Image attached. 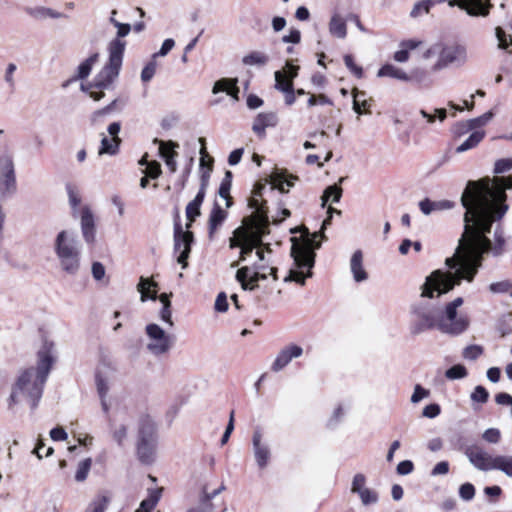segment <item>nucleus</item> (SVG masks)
I'll return each instance as SVG.
<instances>
[{"instance_id": "obj_1", "label": "nucleus", "mask_w": 512, "mask_h": 512, "mask_svg": "<svg viewBox=\"0 0 512 512\" xmlns=\"http://www.w3.org/2000/svg\"><path fill=\"white\" fill-rule=\"evenodd\" d=\"M512 188V176H495L469 181L461 196L465 208L463 216L464 231L459 239L453 257L447 258V271L437 269L430 273L420 287L422 298L432 299L451 291L462 280L471 282L479 267L483 255L490 253L494 257L506 251V239L502 228L497 225L492 242L487 234L493 223L500 221L508 210L506 189Z\"/></svg>"}, {"instance_id": "obj_2", "label": "nucleus", "mask_w": 512, "mask_h": 512, "mask_svg": "<svg viewBox=\"0 0 512 512\" xmlns=\"http://www.w3.org/2000/svg\"><path fill=\"white\" fill-rule=\"evenodd\" d=\"M53 363V345L45 343L38 352L35 366L19 370L7 399L9 409L28 403L35 409L42 397L43 389Z\"/></svg>"}, {"instance_id": "obj_3", "label": "nucleus", "mask_w": 512, "mask_h": 512, "mask_svg": "<svg viewBox=\"0 0 512 512\" xmlns=\"http://www.w3.org/2000/svg\"><path fill=\"white\" fill-rule=\"evenodd\" d=\"M331 220V215H328L323 220L318 232L311 234L307 228H304L300 239L291 238V256L294 260V268H291L289 274L284 278L285 282L294 281L304 285L305 279L312 276L316 257L314 250L321 247V242L317 241V238L326 239L325 230L331 224Z\"/></svg>"}, {"instance_id": "obj_4", "label": "nucleus", "mask_w": 512, "mask_h": 512, "mask_svg": "<svg viewBox=\"0 0 512 512\" xmlns=\"http://www.w3.org/2000/svg\"><path fill=\"white\" fill-rule=\"evenodd\" d=\"M53 252L59 269L68 276H76L81 269L82 245L69 229L59 231L53 240Z\"/></svg>"}, {"instance_id": "obj_5", "label": "nucleus", "mask_w": 512, "mask_h": 512, "mask_svg": "<svg viewBox=\"0 0 512 512\" xmlns=\"http://www.w3.org/2000/svg\"><path fill=\"white\" fill-rule=\"evenodd\" d=\"M298 179L297 176L290 174L286 169H280L275 167L273 171L269 174L267 178L264 179V182H257L252 191V196L249 199V207L254 209L255 215L251 220L250 225H260L261 218H265V230H268L269 219H268V211L264 204H261L262 191L265 189L267 183L272 185V189H278L282 193H286L289 191L291 187L294 186L295 181Z\"/></svg>"}, {"instance_id": "obj_6", "label": "nucleus", "mask_w": 512, "mask_h": 512, "mask_svg": "<svg viewBox=\"0 0 512 512\" xmlns=\"http://www.w3.org/2000/svg\"><path fill=\"white\" fill-rule=\"evenodd\" d=\"M117 37L108 45L109 60L102 70L96 75L91 86L99 89L108 88L118 77L123 62V55L126 42L121 38L127 36L131 31L130 24L115 23Z\"/></svg>"}, {"instance_id": "obj_7", "label": "nucleus", "mask_w": 512, "mask_h": 512, "mask_svg": "<svg viewBox=\"0 0 512 512\" xmlns=\"http://www.w3.org/2000/svg\"><path fill=\"white\" fill-rule=\"evenodd\" d=\"M68 203L73 217L79 216L81 234L87 244H93L96 240L95 217L88 205H82V198L79 191L72 187H67Z\"/></svg>"}, {"instance_id": "obj_8", "label": "nucleus", "mask_w": 512, "mask_h": 512, "mask_svg": "<svg viewBox=\"0 0 512 512\" xmlns=\"http://www.w3.org/2000/svg\"><path fill=\"white\" fill-rule=\"evenodd\" d=\"M440 308L426 300H421L411 306V321L409 330L412 335H420L426 331L437 329Z\"/></svg>"}, {"instance_id": "obj_9", "label": "nucleus", "mask_w": 512, "mask_h": 512, "mask_svg": "<svg viewBox=\"0 0 512 512\" xmlns=\"http://www.w3.org/2000/svg\"><path fill=\"white\" fill-rule=\"evenodd\" d=\"M265 218H261L260 225H249L235 230V237L230 240V247L241 248V259L251 254L254 248L263 246L262 238L269 233L265 230Z\"/></svg>"}, {"instance_id": "obj_10", "label": "nucleus", "mask_w": 512, "mask_h": 512, "mask_svg": "<svg viewBox=\"0 0 512 512\" xmlns=\"http://www.w3.org/2000/svg\"><path fill=\"white\" fill-rule=\"evenodd\" d=\"M157 429L155 423L145 418L140 422L136 453L140 462L152 464L155 461L157 450Z\"/></svg>"}, {"instance_id": "obj_11", "label": "nucleus", "mask_w": 512, "mask_h": 512, "mask_svg": "<svg viewBox=\"0 0 512 512\" xmlns=\"http://www.w3.org/2000/svg\"><path fill=\"white\" fill-rule=\"evenodd\" d=\"M147 337L146 349L156 357L167 354L175 343V336L166 332L156 323H149L145 327Z\"/></svg>"}, {"instance_id": "obj_12", "label": "nucleus", "mask_w": 512, "mask_h": 512, "mask_svg": "<svg viewBox=\"0 0 512 512\" xmlns=\"http://www.w3.org/2000/svg\"><path fill=\"white\" fill-rule=\"evenodd\" d=\"M251 451L258 470H265L272 460V448L265 432L260 427L253 430Z\"/></svg>"}, {"instance_id": "obj_13", "label": "nucleus", "mask_w": 512, "mask_h": 512, "mask_svg": "<svg viewBox=\"0 0 512 512\" xmlns=\"http://www.w3.org/2000/svg\"><path fill=\"white\" fill-rule=\"evenodd\" d=\"M468 59L467 49L460 44L445 45L440 42V54L436 63L432 66V71L437 72L449 66L460 67Z\"/></svg>"}, {"instance_id": "obj_14", "label": "nucleus", "mask_w": 512, "mask_h": 512, "mask_svg": "<svg viewBox=\"0 0 512 512\" xmlns=\"http://www.w3.org/2000/svg\"><path fill=\"white\" fill-rule=\"evenodd\" d=\"M470 325V320L467 315H458L453 312L449 315L448 309H440L438 330L444 334L451 336H458L464 333Z\"/></svg>"}, {"instance_id": "obj_15", "label": "nucleus", "mask_w": 512, "mask_h": 512, "mask_svg": "<svg viewBox=\"0 0 512 512\" xmlns=\"http://www.w3.org/2000/svg\"><path fill=\"white\" fill-rule=\"evenodd\" d=\"M193 233L190 231H183L180 224L176 223L174 227V249L179 252L177 262L186 268L188 263L187 259L191 251V244L193 243Z\"/></svg>"}, {"instance_id": "obj_16", "label": "nucleus", "mask_w": 512, "mask_h": 512, "mask_svg": "<svg viewBox=\"0 0 512 512\" xmlns=\"http://www.w3.org/2000/svg\"><path fill=\"white\" fill-rule=\"evenodd\" d=\"M465 455L476 469L482 471L495 470V457L481 446L471 445L467 447Z\"/></svg>"}, {"instance_id": "obj_17", "label": "nucleus", "mask_w": 512, "mask_h": 512, "mask_svg": "<svg viewBox=\"0 0 512 512\" xmlns=\"http://www.w3.org/2000/svg\"><path fill=\"white\" fill-rule=\"evenodd\" d=\"M17 184L12 162H0V201L16 193Z\"/></svg>"}, {"instance_id": "obj_18", "label": "nucleus", "mask_w": 512, "mask_h": 512, "mask_svg": "<svg viewBox=\"0 0 512 512\" xmlns=\"http://www.w3.org/2000/svg\"><path fill=\"white\" fill-rule=\"evenodd\" d=\"M303 348L297 344L290 343L281 348L274 361L271 364V371L278 373L286 368L293 359L300 358L303 355Z\"/></svg>"}, {"instance_id": "obj_19", "label": "nucleus", "mask_w": 512, "mask_h": 512, "mask_svg": "<svg viewBox=\"0 0 512 512\" xmlns=\"http://www.w3.org/2000/svg\"><path fill=\"white\" fill-rule=\"evenodd\" d=\"M449 6H457L473 17H486L490 13V0H449Z\"/></svg>"}, {"instance_id": "obj_20", "label": "nucleus", "mask_w": 512, "mask_h": 512, "mask_svg": "<svg viewBox=\"0 0 512 512\" xmlns=\"http://www.w3.org/2000/svg\"><path fill=\"white\" fill-rule=\"evenodd\" d=\"M377 75L378 77H390L406 82H420L425 77V72L419 68H416L413 69L410 74H407L405 71L392 64H385L379 69Z\"/></svg>"}, {"instance_id": "obj_21", "label": "nucleus", "mask_w": 512, "mask_h": 512, "mask_svg": "<svg viewBox=\"0 0 512 512\" xmlns=\"http://www.w3.org/2000/svg\"><path fill=\"white\" fill-rule=\"evenodd\" d=\"M298 70L299 66L286 62V65L282 70H278L274 73L275 89L280 92L290 90V88L293 87V80L298 75Z\"/></svg>"}, {"instance_id": "obj_22", "label": "nucleus", "mask_w": 512, "mask_h": 512, "mask_svg": "<svg viewBox=\"0 0 512 512\" xmlns=\"http://www.w3.org/2000/svg\"><path fill=\"white\" fill-rule=\"evenodd\" d=\"M96 389L104 414L108 415L113 404V397L109 394L110 380L101 373L96 375Z\"/></svg>"}, {"instance_id": "obj_23", "label": "nucleus", "mask_w": 512, "mask_h": 512, "mask_svg": "<svg viewBox=\"0 0 512 512\" xmlns=\"http://www.w3.org/2000/svg\"><path fill=\"white\" fill-rule=\"evenodd\" d=\"M24 12L34 20L43 21L48 18L50 19H61L65 15L62 12L54 10L46 6H27L24 8Z\"/></svg>"}, {"instance_id": "obj_24", "label": "nucleus", "mask_w": 512, "mask_h": 512, "mask_svg": "<svg viewBox=\"0 0 512 512\" xmlns=\"http://www.w3.org/2000/svg\"><path fill=\"white\" fill-rule=\"evenodd\" d=\"M112 501L109 491L98 492L87 505L85 512H105Z\"/></svg>"}, {"instance_id": "obj_25", "label": "nucleus", "mask_w": 512, "mask_h": 512, "mask_svg": "<svg viewBox=\"0 0 512 512\" xmlns=\"http://www.w3.org/2000/svg\"><path fill=\"white\" fill-rule=\"evenodd\" d=\"M152 144L156 147L158 155L163 160H174L178 156L177 148H179V144L174 141H163L155 138Z\"/></svg>"}, {"instance_id": "obj_26", "label": "nucleus", "mask_w": 512, "mask_h": 512, "mask_svg": "<svg viewBox=\"0 0 512 512\" xmlns=\"http://www.w3.org/2000/svg\"><path fill=\"white\" fill-rule=\"evenodd\" d=\"M328 30L331 36L344 39L347 36V25L344 17L337 11L333 12L328 23Z\"/></svg>"}, {"instance_id": "obj_27", "label": "nucleus", "mask_w": 512, "mask_h": 512, "mask_svg": "<svg viewBox=\"0 0 512 512\" xmlns=\"http://www.w3.org/2000/svg\"><path fill=\"white\" fill-rule=\"evenodd\" d=\"M277 121L278 118L275 113H260L255 118L252 129L257 135L264 136L265 129L267 127H274L277 124Z\"/></svg>"}, {"instance_id": "obj_28", "label": "nucleus", "mask_w": 512, "mask_h": 512, "mask_svg": "<svg viewBox=\"0 0 512 512\" xmlns=\"http://www.w3.org/2000/svg\"><path fill=\"white\" fill-rule=\"evenodd\" d=\"M157 286L158 284L152 279L141 276L139 279V283L137 284V290L141 295V302H145L148 299L156 300L159 297L157 296Z\"/></svg>"}, {"instance_id": "obj_29", "label": "nucleus", "mask_w": 512, "mask_h": 512, "mask_svg": "<svg viewBox=\"0 0 512 512\" xmlns=\"http://www.w3.org/2000/svg\"><path fill=\"white\" fill-rule=\"evenodd\" d=\"M143 177L140 179V187L146 188L150 179H157L162 171L160 162H139Z\"/></svg>"}, {"instance_id": "obj_30", "label": "nucleus", "mask_w": 512, "mask_h": 512, "mask_svg": "<svg viewBox=\"0 0 512 512\" xmlns=\"http://www.w3.org/2000/svg\"><path fill=\"white\" fill-rule=\"evenodd\" d=\"M350 270L356 282L367 280L368 274L363 267V254L361 250H357L353 253L350 260Z\"/></svg>"}, {"instance_id": "obj_31", "label": "nucleus", "mask_w": 512, "mask_h": 512, "mask_svg": "<svg viewBox=\"0 0 512 512\" xmlns=\"http://www.w3.org/2000/svg\"><path fill=\"white\" fill-rule=\"evenodd\" d=\"M454 203L449 200L431 201L428 198L419 202V208L424 215H430L435 211L448 210L453 208Z\"/></svg>"}, {"instance_id": "obj_32", "label": "nucleus", "mask_w": 512, "mask_h": 512, "mask_svg": "<svg viewBox=\"0 0 512 512\" xmlns=\"http://www.w3.org/2000/svg\"><path fill=\"white\" fill-rule=\"evenodd\" d=\"M226 92L235 100H238L239 88L237 87V79H221L214 83L212 93Z\"/></svg>"}, {"instance_id": "obj_33", "label": "nucleus", "mask_w": 512, "mask_h": 512, "mask_svg": "<svg viewBox=\"0 0 512 512\" xmlns=\"http://www.w3.org/2000/svg\"><path fill=\"white\" fill-rule=\"evenodd\" d=\"M205 194L203 191H198L195 198L188 203L186 206V217L189 222L186 224V228L189 229L193 221H195L196 217L200 215V207L204 201Z\"/></svg>"}, {"instance_id": "obj_34", "label": "nucleus", "mask_w": 512, "mask_h": 512, "mask_svg": "<svg viewBox=\"0 0 512 512\" xmlns=\"http://www.w3.org/2000/svg\"><path fill=\"white\" fill-rule=\"evenodd\" d=\"M227 218V212L218 204H215L209 216V237L212 238L214 233L223 224Z\"/></svg>"}, {"instance_id": "obj_35", "label": "nucleus", "mask_w": 512, "mask_h": 512, "mask_svg": "<svg viewBox=\"0 0 512 512\" xmlns=\"http://www.w3.org/2000/svg\"><path fill=\"white\" fill-rule=\"evenodd\" d=\"M185 147L187 149L193 150V153L190 155H187L188 160H194L195 158V151L199 150V160H214L213 158H210L208 155V152L206 150L205 146V140L203 138H191L190 140L186 141Z\"/></svg>"}, {"instance_id": "obj_36", "label": "nucleus", "mask_w": 512, "mask_h": 512, "mask_svg": "<svg viewBox=\"0 0 512 512\" xmlns=\"http://www.w3.org/2000/svg\"><path fill=\"white\" fill-rule=\"evenodd\" d=\"M98 58H99V54L94 53V54L90 55L87 59H85L83 62H81L77 68V74L74 77V80H78V79L83 80V79L87 78L89 76V74L91 73L93 66L98 61Z\"/></svg>"}, {"instance_id": "obj_37", "label": "nucleus", "mask_w": 512, "mask_h": 512, "mask_svg": "<svg viewBox=\"0 0 512 512\" xmlns=\"http://www.w3.org/2000/svg\"><path fill=\"white\" fill-rule=\"evenodd\" d=\"M269 56L261 51H252L242 58V63L246 66H265L269 62Z\"/></svg>"}, {"instance_id": "obj_38", "label": "nucleus", "mask_w": 512, "mask_h": 512, "mask_svg": "<svg viewBox=\"0 0 512 512\" xmlns=\"http://www.w3.org/2000/svg\"><path fill=\"white\" fill-rule=\"evenodd\" d=\"M484 136L485 131H473L462 144L455 148V151L460 153L476 147L483 140Z\"/></svg>"}, {"instance_id": "obj_39", "label": "nucleus", "mask_w": 512, "mask_h": 512, "mask_svg": "<svg viewBox=\"0 0 512 512\" xmlns=\"http://www.w3.org/2000/svg\"><path fill=\"white\" fill-rule=\"evenodd\" d=\"M484 136L485 131H473L462 144L455 148V151L460 153L476 147L483 140Z\"/></svg>"}, {"instance_id": "obj_40", "label": "nucleus", "mask_w": 512, "mask_h": 512, "mask_svg": "<svg viewBox=\"0 0 512 512\" xmlns=\"http://www.w3.org/2000/svg\"><path fill=\"white\" fill-rule=\"evenodd\" d=\"M162 488L149 491L147 499L143 500L137 512H151L161 498Z\"/></svg>"}, {"instance_id": "obj_41", "label": "nucleus", "mask_w": 512, "mask_h": 512, "mask_svg": "<svg viewBox=\"0 0 512 512\" xmlns=\"http://www.w3.org/2000/svg\"><path fill=\"white\" fill-rule=\"evenodd\" d=\"M232 186V173L231 171H226L225 177L223 178L220 188H219V196L226 201V207L229 208L232 206V198L230 196V190Z\"/></svg>"}, {"instance_id": "obj_42", "label": "nucleus", "mask_w": 512, "mask_h": 512, "mask_svg": "<svg viewBox=\"0 0 512 512\" xmlns=\"http://www.w3.org/2000/svg\"><path fill=\"white\" fill-rule=\"evenodd\" d=\"M213 171V162H200L199 173H200V189L206 194V189L209 185L211 173Z\"/></svg>"}, {"instance_id": "obj_43", "label": "nucleus", "mask_w": 512, "mask_h": 512, "mask_svg": "<svg viewBox=\"0 0 512 512\" xmlns=\"http://www.w3.org/2000/svg\"><path fill=\"white\" fill-rule=\"evenodd\" d=\"M509 28L512 31V22L509 24ZM495 36L498 40V48L511 53L509 47L512 46V34L507 35L505 30L498 26L495 28Z\"/></svg>"}, {"instance_id": "obj_44", "label": "nucleus", "mask_w": 512, "mask_h": 512, "mask_svg": "<svg viewBox=\"0 0 512 512\" xmlns=\"http://www.w3.org/2000/svg\"><path fill=\"white\" fill-rule=\"evenodd\" d=\"M342 195V189L338 185H332L325 189L321 199L322 206L324 207L328 201L338 203Z\"/></svg>"}, {"instance_id": "obj_45", "label": "nucleus", "mask_w": 512, "mask_h": 512, "mask_svg": "<svg viewBox=\"0 0 512 512\" xmlns=\"http://www.w3.org/2000/svg\"><path fill=\"white\" fill-rule=\"evenodd\" d=\"M276 272L277 269L275 267L257 265L254 275L250 277V281L256 283L260 279H267L268 275H272L274 279H277Z\"/></svg>"}, {"instance_id": "obj_46", "label": "nucleus", "mask_w": 512, "mask_h": 512, "mask_svg": "<svg viewBox=\"0 0 512 512\" xmlns=\"http://www.w3.org/2000/svg\"><path fill=\"white\" fill-rule=\"evenodd\" d=\"M92 459L86 458L78 463L74 478L76 482H84L90 472Z\"/></svg>"}, {"instance_id": "obj_47", "label": "nucleus", "mask_w": 512, "mask_h": 512, "mask_svg": "<svg viewBox=\"0 0 512 512\" xmlns=\"http://www.w3.org/2000/svg\"><path fill=\"white\" fill-rule=\"evenodd\" d=\"M369 106V102L366 98V93L364 91L354 90L353 91V110L362 114V108H366Z\"/></svg>"}, {"instance_id": "obj_48", "label": "nucleus", "mask_w": 512, "mask_h": 512, "mask_svg": "<svg viewBox=\"0 0 512 512\" xmlns=\"http://www.w3.org/2000/svg\"><path fill=\"white\" fill-rule=\"evenodd\" d=\"M493 116L494 113L488 111L479 117L469 119L473 131H484L482 128L492 120Z\"/></svg>"}, {"instance_id": "obj_49", "label": "nucleus", "mask_w": 512, "mask_h": 512, "mask_svg": "<svg viewBox=\"0 0 512 512\" xmlns=\"http://www.w3.org/2000/svg\"><path fill=\"white\" fill-rule=\"evenodd\" d=\"M501 470L507 476L512 477V457L496 456L495 457V470Z\"/></svg>"}, {"instance_id": "obj_50", "label": "nucleus", "mask_w": 512, "mask_h": 512, "mask_svg": "<svg viewBox=\"0 0 512 512\" xmlns=\"http://www.w3.org/2000/svg\"><path fill=\"white\" fill-rule=\"evenodd\" d=\"M367 478L363 473H356L352 479L351 492L360 494L362 491L367 489L366 487Z\"/></svg>"}, {"instance_id": "obj_51", "label": "nucleus", "mask_w": 512, "mask_h": 512, "mask_svg": "<svg viewBox=\"0 0 512 512\" xmlns=\"http://www.w3.org/2000/svg\"><path fill=\"white\" fill-rule=\"evenodd\" d=\"M358 496L364 506L374 505L379 500L378 493L371 488L365 489Z\"/></svg>"}, {"instance_id": "obj_52", "label": "nucleus", "mask_w": 512, "mask_h": 512, "mask_svg": "<svg viewBox=\"0 0 512 512\" xmlns=\"http://www.w3.org/2000/svg\"><path fill=\"white\" fill-rule=\"evenodd\" d=\"M128 436V427L125 424L115 425L112 429V437L119 446H122Z\"/></svg>"}, {"instance_id": "obj_53", "label": "nucleus", "mask_w": 512, "mask_h": 512, "mask_svg": "<svg viewBox=\"0 0 512 512\" xmlns=\"http://www.w3.org/2000/svg\"><path fill=\"white\" fill-rule=\"evenodd\" d=\"M117 148H118L117 138H112L110 140L107 138H103L101 147L99 149V154L101 155L103 153H106L110 156H113V155H115Z\"/></svg>"}, {"instance_id": "obj_54", "label": "nucleus", "mask_w": 512, "mask_h": 512, "mask_svg": "<svg viewBox=\"0 0 512 512\" xmlns=\"http://www.w3.org/2000/svg\"><path fill=\"white\" fill-rule=\"evenodd\" d=\"M445 376L450 380L462 379L467 376V370L463 365L457 364L447 369Z\"/></svg>"}, {"instance_id": "obj_55", "label": "nucleus", "mask_w": 512, "mask_h": 512, "mask_svg": "<svg viewBox=\"0 0 512 512\" xmlns=\"http://www.w3.org/2000/svg\"><path fill=\"white\" fill-rule=\"evenodd\" d=\"M452 133L455 136L461 137L469 132H473L472 126L469 120L458 121L452 126Z\"/></svg>"}, {"instance_id": "obj_56", "label": "nucleus", "mask_w": 512, "mask_h": 512, "mask_svg": "<svg viewBox=\"0 0 512 512\" xmlns=\"http://www.w3.org/2000/svg\"><path fill=\"white\" fill-rule=\"evenodd\" d=\"M156 69L157 63L155 59L152 57V60L149 61L141 71V80L144 83L149 82L154 77Z\"/></svg>"}, {"instance_id": "obj_57", "label": "nucleus", "mask_w": 512, "mask_h": 512, "mask_svg": "<svg viewBox=\"0 0 512 512\" xmlns=\"http://www.w3.org/2000/svg\"><path fill=\"white\" fill-rule=\"evenodd\" d=\"M248 271V267H242L236 273V279L241 283L244 290H252L256 286L255 283L250 280L247 281Z\"/></svg>"}, {"instance_id": "obj_58", "label": "nucleus", "mask_w": 512, "mask_h": 512, "mask_svg": "<svg viewBox=\"0 0 512 512\" xmlns=\"http://www.w3.org/2000/svg\"><path fill=\"white\" fill-rule=\"evenodd\" d=\"M489 398L488 391L481 385L475 387L474 391L471 393V400L473 402L478 403H486Z\"/></svg>"}, {"instance_id": "obj_59", "label": "nucleus", "mask_w": 512, "mask_h": 512, "mask_svg": "<svg viewBox=\"0 0 512 512\" xmlns=\"http://www.w3.org/2000/svg\"><path fill=\"white\" fill-rule=\"evenodd\" d=\"M432 2L430 1H421L417 2L410 12V16L416 18L422 14H427L430 10V5Z\"/></svg>"}, {"instance_id": "obj_60", "label": "nucleus", "mask_w": 512, "mask_h": 512, "mask_svg": "<svg viewBox=\"0 0 512 512\" xmlns=\"http://www.w3.org/2000/svg\"><path fill=\"white\" fill-rule=\"evenodd\" d=\"M430 391L423 388L420 384L415 385L414 392L411 396V402L413 404L419 403L421 400L429 397Z\"/></svg>"}, {"instance_id": "obj_61", "label": "nucleus", "mask_w": 512, "mask_h": 512, "mask_svg": "<svg viewBox=\"0 0 512 512\" xmlns=\"http://www.w3.org/2000/svg\"><path fill=\"white\" fill-rule=\"evenodd\" d=\"M459 496L464 501H470L475 496V488L471 483L462 484L459 488Z\"/></svg>"}, {"instance_id": "obj_62", "label": "nucleus", "mask_w": 512, "mask_h": 512, "mask_svg": "<svg viewBox=\"0 0 512 512\" xmlns=\"http://www.w3.org/2000/svg\"><path fill=\"white\" fill-rule=\"evenodd\" d=\"M483 353V349L478 345L467 346L463 350V357L469 360L477 359Z\"/></svg>"}, {"instance_id": "obj_63", "label": "nucleus", "mask_w": 512, "mask_h": 512, "mask_svg": "<svg viewBox=\"0 0 512 512\" xmlns=\"http://www.w3.org/2000/svg\"><path fill=\"white\" fill-rule=\"evenodd\" d=\"M512 287V283L509 280L491 283L489 289L492 293H506Z\"/></svg>"}, {"instance_id": "obj_64", "label": "nucleus", "mask_w": 512, "mask_h": 512, "mask_svg": "<svg viewBox=\"0 0 512 512\" xmlns=\"http://www.w3.org/2000/svg\"><path fill=\"white\" fill-rule=\"evenodd\" d=\"M175 46V41L172 38L165 39L158 52L153 54V58L166 56Z\"/></svg>"}]
</instances>
